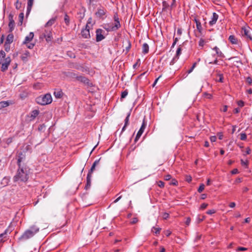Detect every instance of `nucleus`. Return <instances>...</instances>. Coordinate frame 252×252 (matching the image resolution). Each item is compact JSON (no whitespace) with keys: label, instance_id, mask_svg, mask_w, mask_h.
Listing matches in <instances>:
<instances>
[{"label":"nucleus","instance_id":"34","mask_svg":"<svg viewBox=\"0 0 252 252\" xmlns=\"http://www.w3.org/2000/svg\"><path fill=\"white\" fill-rule=\"evenodd\" d=\"M241 164L242 166H245L246 168L248 167L249 162L248 160L244 161L243 159L241 160Z\"/></svg>","mask_w":252,"mask_h":252},{"label":"nucleus","instance_id":"26","mask_svg":"<svg viewBox=\"0 0 252 252\" xmlns=\"http://www.w3.org/2000/svg\"><path fill=\"white\" fill-rule=\"evenodd\" d=\"M30 53L29 51H26L22 56H21V59L24 61L26 62L28 60V57H30Z\"/></svg>","mask_w":252,"mask_h":252},{"label":"nucleus","instance_id":"37","mask_svg":"<svg viewBox=\"0 0 252 252\" xmlns=\"http://www.w3.org/2000/svg\"><path fill=\"white\" fill-rule=\"evenodd\" d=\"M19 22L20 23L21 25L23 23V21L24 19V13H20L19 15Z\"/></svg>","mask_w":252,"mask_h":252},{"label":"nucleus","instance_id":"57","mask_svg":"<svg viewBox=\"0 0 252 252\" xmlns=\"http://www.w3.org/2000/svg\"><path fill=\"white\" fill-rule=\"evenodd\" d=\"M4 47H5V50L6 52H8L10 50V44L6 45V43L5 42Z\"/></svg>","mask_w":252,"mask_h":252},{"label":"nucleus","instance_id":"47","mask_svg":"<svg viewBox=\"0 0 252 252\" xmlns=\"http://www.w3.org/2000/svg\"><path fill=\"white\" fill-rule=\"evenodd\" d=\"M158 185L161 188H163L164 187V183L161 181H159L158 182Z\"/></svg>","mask_w":252,"mask_h":252},{"label":"nucleus","instance_id":"6","mask_svg":"<svg viewBox=\"0 0 252 252\" xmlns=\"http://www.w3.org/2000/svg\"><path fill=\"white\" fill-rule=\"evenodd\" d=\"M146 126H147V123H146V122L145 120V118H144L143 120V122H142L141 126L140 129L139 130V131H138V132L136 134V136L135 138L134 141L135 142L137 141H138V139H139V138L141 137V135L143 133V132L146 127Z\"/></svg>","mask_w":252,"mask_h":252},{"label":"nucleus","instance_id":"9","mask_svg":"<svg viewBox=\"0 0 252 252\" xmlns=\"http://www.w3.org/2000/svg\"><path fill=\"white\" fill-rule=\"evenodd\" d=\"M13 16L10 14L9 15L8 18L9 20V22L8 24V27H9V32H12L13 31L15 27V22L13 19Z\"/></svg>","mask_w":252,"mask_h":252},{"label":"nucleus","instance_id":"52","mask_svg":"<svg viewBox=\"0 0 252 252\" xmlns=\"http://www.w3.org/2000/svg\"><path fill=\"white\" fill-rule=\"evenodd\" d=\"M244 102L242 100H239L237 102V104L240 106V107H243L244 106Z\"/></svg>","mask_w":252,"mask_h":252},{"label":"nucleus","instance_id":"60","mask_svg":"<svg viewBox=\"0 0 252 252\" xmlns=\"http://www.w3.org/2000/svg\"><path fill=\"white\" fill-rule=\"evenodd\" d=\"M210 139L212 142H214L217 140V137L216 136H212L210 137Z\"/></svg>","mask_w":252,"mask_h":252},{"label":"nucleus","instance_id":"31","mask_svg":"<svg viewBox=\"0 0 252 252\" xmlns=\"http://www.w3.org/2000/svg\"><path fill=\"white\" fill-rule=\"evenodd\" d=\"M55 20H56L55 18L51 19L50 20H49L47 22V23L45 25V27H48V26H52L53 24H54Z\"/></svg>","mask_w":252,"mask_h":252},{"label":"nucleus","instance_id":"43","mask_svg":"<svg viewBox=\"0 0 252 252\" xmlns=\"http://www.w3.org/2000/svg\"><path fill=\"white\" fill-rule=\"evenodd\" d=\"M178 184V181L176 179H172V180L170 183V185H173V186H177Z\"/></svg>","mask_w":252,"mask_h":252},{"label":"nucleus","instance_id":"32","mask_svg":"<svg viewBox=\"0 0 252 252\" xmlns=\"http://www.w3.org/2000/svg\"><path fill=\"white\" fill-rule=\"evenodd\" d=\"M64 20L66 25L68 26L69 24L70 20L69 16L66 14L64 15Z\"/></svg>","mask_w":252,"mask_h":252},{"label":"nucleus","instance_id":"55","mask_svg":"<svg viewBox=\"0 0 252 252\" xmlns=\"http://www.w3.org/2000/svg\"><path fill=\"white\" fill-rule=\"evenodd\" d=\"M208 206V204L204 203L201 205L200 209L203 210V209L206 208Z\"/></svg>","mask_w":252,"mask_h":252},{"label":"nucleus","instance_id":"50","mask_svg":"<svg viewBox=\"0 0 252 252\" xmlns=\"http://www.w3.org/2000/svg\"><path fill=\"white\" fill-rule=\"evenodd\" d=\"M219 76L220 78H219L218 81L219 82L222 83L223 82V74H219Z\"/></svg>","mask_w":252,"mask_h":252},{"label":"nucleus","instance_id":"44","mask_svg":"<svg viewBox=\"0 0 252 252\" xmlns=\"http://www.w3.org/2000/svg\"><path fill=\"white\" fill-rule=\"evenodd\" d=\"M7 231V229H6L3 233L0 234V242H2V237L6 234Z\"/></svg>","mask_w":252,"mask_h":252},{"label":"nucleus","instance_id":"21","mask_svg":"<svg viewBox=\"0 0 252 252\" xmlns=\"http://www.w3.org/2000/svg\"><path fill=\"white\" fill-rule=\"evenodd\" d=\"M91 177H92V176L87 175V179H86V184L85 187V189L86 190H87L89 189H90V188L91 186Z\"/></svg>","mask_w":252,"mask_h":252},{"label":"nucleus","instance_id":"15","mask_svg":"<svg viewBox=\"0 0 252 252\" xmlns=\"http://www.w3.org/2000/svg\"><path fill=\"white\" fill-rule=\"evenodd\" d=\"M82 37L84 38H90L91 37L89 30L82 29L81 32Z\"/></svg>","mask_w":252,"mask_h":252},{"label":"nucleus","instance_id":"46","mask_svg":"<svg viewBox=\"0 0 252 252\" xmlns=\"http://www.w3.org/2000/svg\"><path fill=\"white\" fill-rule=\"evenodd\" d=\"M88 3L90 4H94L98 2V0H86Z\"/></svg>","mask_w":252,"mask_h":252},{"label":"nucleus","instance_id":"19","mask_svg":"<svg viewBox=\"0 0 252 252\" xmlns=\"http://www.w3.org/2000/svg\"><path fill=\"white\" fill-rule=\"evenodd\" d=\"M39 113V111L38 110H34L32 111L30 114V117L31 118L30 120H33L38 115Z\"/></svg>","mask_w":252,"mask_h":252},{"label":"nucleus","instance_id":"16","mask_svg":"<svg viewBox=\"0 0 252 252\" xmlns=\"http://www.w3.org/2000/svg\"><path fill=\"white\" fill-rule=\"evenodd\" d=\"M34 36V33L32 32H31L29 34L25 37V40L23 41V44H26L30 41H31Z\"/></svg>","mask_w":252,"mask_h":252},{"label":"nucleus","instance_id":"40","mask_svg":"<svg viewBox=\"0 0 252 252\" xmlns=\"http://www.w3.org/2000/svg\"><path fill=\"white\" fill-rule=\"evenodd\" d=\"M240 139L241 140H245L247 139V135L245 133H242L240 134Z\"/></svg>","mask_w":252,"mask_h":252},{"label":"nucleus","instance_id":"33","mask_svg":"<svg viewBox=\"0 0 252 252\" xmlns=\"http://www.w3.org/2000/svg\"><path fill=\"white\" fill-rule=\"evenodd\" d=\"M206 43V41L203 39V38H200L199 41V42H198V44H199V46H201V47H203L205 44Z\"/></svg>","mask_w":252,"mask_h":252},{"label":"nucleus","instance_id":"5","mask_svg":"<svg viewBox=\"0 0 252 252\" xmlns=\"http://www.w3.org/2000/svg\"><path fill=\"white\" fill-rule=\"evenodd\" d=\"M52 101V97L50 94H46L41 95L36 98V102L41 105H45L50 104Z\"/></svg>","mask_w":252,"mask_h":252},{"label":"nucleus","instance_id":"54","mask_svg":"<svg viewBox=\"0 0 252 252\" xmlns=\"http://www.w3.org/2000/svg\"><path fill=\"white\" fill-rule=\"evenodd\" d=\"M169 215L167 213H164L162 215V218L164 220H166L169 218Z\"/></svg>","mask_w":252,"mask_h":252},{"label":"nucleus","instance_id":"42","mask_svg":"<svg viewBox=\"0 0 252 252\" xmlns=\"http://www.w3.org/2000/svg\"><path fill=\"white\" fill-rule=\"evenodd\" d=\"M205 186L203 184H202L200 185L199 188L198 189V191L199 192H201L204 189Z\"/></svg>","mask_w":252,"mask_h":252},{"label":"nucleus","instance_id":"2","mask_svg":"<svg viewBox=\"0 0 252 252\" xmlns=\"http://www.w3.org/2000/svg\"><path fill=\"white\" fill-rule=\"evenodd\" d=\"M39 230V229L36 225L31 226L27 229L23 234L18 238L19 242L25 241L32 237Z\"/></svg>","mask_w":252,"mask_h":252},{"label":"nucleus","instance_id":"35","mask_svg":"<svg viewBox=\"0 0 252 252\" xmlns=\"http://www.w3.org/2000/svg\"><path fill=\"white\" fill-rule=\"evenodd\" d=\"M140 65V59H138L136 62L133 65V68H136L137 66H139Z\"/></svg>","mask_w":252,"mask_h":252},{"label":"nucleus","instance_id":"12","mask_svg":"<svg viewBox=\"0 0 252 252\" xmlns=\"http://www.w3.org/2000/svg\"><path fill=\"white\" fill-rule=\"evenodd\" d=\"M43 34H44V38H45L47 42H49L52 41V40L53 39V37H52V32H51V31L45 30L44 31Z\"/></svg>","mask_w":252,"mask_h":252},{"label":"nucleus","instance_id":"64","mask_svg":"<svg viewBox=\"0 0 252 252\" xmlns=\"http://www.w3.org/2000/svg\"><path fill=\"white\" fill-rule=\"evenodd\" d=\"M190 221H191L190 218H187V220H186V224L187 225H189V224L190 222Z\"/></svg>","mask_w":252,"mask_h":252},{"label":"nucleus","instance_id":"22","mask_svg":"<svg viewBox=\"0 0 252 252\" xmlns=\"http://www.w3.org/2000/svg\"><path fill=\"white\" fill-rule=\"evenodd\" d=\"M54 95L56 98H60L63 96V93L62 91V90H59V89L56 90L54 91Z\"/></svg>","mask_w":252,"mask_h":252},{"label":"nucleus","instance_id":"18","mask_svg":"<svg viewBox=\"0 0 252 252\" xmlns=\"http://www.w3.org/2000/svg\"><path fill=\"white\" fill-rule=\"evenodd\" d=\"M14 35L12 33H9L6 37L5 43L6 45L10 44L13 41Z\"/></svg>","mask_w":252,"mask_h":252},{"label":"nucleus","instance_id":"51","mask_svg":"<svg viewBox=\"0 0 252 252\" xmlns=\"http://www.w3.org/2000/svg\"><path fill=\"white\" fill-rule=\"evenodd\" d=\"M246 81L249 85H251L252 83V78L251 77H248L246 79Z\"/></svg>","mask_w":252,"mask_h":252},{"label":"nucleus","instance_id":"13","mask_svg":"<svg viewBox=\"0 0 252 252\" xmlns=\"http://www.w3.org/2000/svg\"><path fill=\"white\" fill-rule=\"evenodd\" d=\"M100 160V158L97 160H95L94 162L93 163L91 169L89 170L88 175L92 176V174L93 172V171L95 169V166L99 163V162Z\"/></svg>","mask_w":252,"mask_h":252},{"label":"nucleus","instance_id":"4","mask_svg":"<svg viewBox=\"0 0 252 252\" xmlns=\"http://www.w3.org/2000/svg\"><path fill=\"white\" fill-rule=\"evenodd\" d=\"M113 18L114 21L113 23L105 24L103 27L107 32L116 31L121 27V24L117 13L114 14Z\"/></svg>","mask_w":252,"mask_h":252},{"label":"nucleus","instance_id":"41","mask_svg":"<svg viewBox=\"0 0 252 252\" xmlns=\"http://www.w3.org/2000/svg\"><path fill=\"white\" fill-rule=\"evenodd\" d=\"M13 141V138L12 137H9L5 139V143L7 145H9Z\"/></svg>","mask_w":252,"mask_h":252},{"label":"nucleus","instance_id":"48","mask_svg":"<svg viewBox=\"0 0 252 252\" xmlns=\"http://www.w3.org/2000/svg\"><path fill=\"white\" fill-rule=\"evenodd\" d=\"M216 212V211L214 209L209 210L206 212V213L208 215H212L213 214H215Z\"/></svg>","mask_w":252,"mask_h":252},{"label":"nucleus","instance_id":"36","mask_svg":"<svg viewBox=\"0 0 252 252\" xmlns=\"http://www.w3.org/2000/svg\"><path fill=\"white\" fill-rule=\"evenodd\" d=\"M192 180V177L190 175H186L185 176V181L188 183L191 182Z\"/></svg>","mask_w":252,"mask_h":252},{"label":"nucleus","instance_id":"58","mask_svg":"<svg viewBox=\"0 0 252 252\" xmlns=\"http://www.w3.org/2000/svg\"><path fill=\"white\" fill-rule=\"evenodd\" d=\"M247 250V248H246L240 247L238 248L237 251H246Z\"/></svg>","mask_w":252,"mask_h":252},{"label":"nucleus","instance_id":"28","mask_svg":"<svg viewBox=\"0 0 252 252\" xmlns=\"http://www.w3.org/2000/svg\"><path fill=\"white\" fill-rule=\"evenodd\" d=\"M9 102L8 101H2L0 102V110L5 108L9 105Z\"/></svg>","mask_w":252,"mask_h":252},{"label":"nucleus","instance_id":"45","mask_svg":"<svg viewBox=\"0 0 252 252\" xmlns=\"http://www.w3.org/2000/svg\"><path fill=\"white\" fill-rule=\"evenodd\" d=\"M181 47H179L177 50V51H176V57H177V59H178V57L179 56V55L181 54Z\"/></svg>","mask_w":252,"mask_h":252},{"label":"nucleus","instance_id":"56","mask_svg":"<svg viewBox=\"0 0 252 252\" xmlns=\"http://www.w3.org/2000/svg\"><path fill=\"white\" fill-rule=\"evenodd\" d=\"M138 220L137 218H132L130 223L131 224H135V223H137L138 222Z\"/></svg>","mask_w":252,"mask_h":252},{"label":"nucleus","instance_id":"10","mask_svg":"<svg viewBox=\"0 0 252 252\" xmlns=\"http://www.w3.org/2000/svg\"><path fill=\"white\" fill-rule=\"evenodd\" d=\"M241 33L243 36L246 37L247 39L252 40V36L249 34V30L246 27L242 28Z\"/></svg>","mask_w":252,"mask_h":252},{"label":"nucleus","instance_id":"17","mask_svg":"<svg viewBox=\"0 0 252 252\" xmlns=\"http://www.w3.org/2000/svg\"><path fill=\"white\" fill-rule=\"evenodd\" d=\"M218 15L216 13L214 12L213 13V16L212 17L211 20L209 22V24L211 26L215 24L216 23L218 19Z\"/></svg>","mask_w":252,"mask_h":252},{"label":"nucleus","instance_id":"11","mask_svg":"<svg viewBox=\"0 0 252 252\" xmlns=\"http://www.w3.org/2000/svg\"><path fill=\"white\" fill-rule=\"evenodd\" d=\"M26 156L23 152H20L18 153V158H17V165L18 166H22L23 164L21 162L25 159Z\"/></svg>","mask_w":252,"mask_h":252},{"label":"nucleus","instance_id":"29","mask_svg":"<svg viewBox=\"0 0 252 252\" xmlns=\"http://www.w3.org/2000/svg\"><path fill=\"white\" fill-rule=\"evenodd\" d=\"M213 50L216 51V54H217V55L219 57H223V56L222 53L220 51L219 49L217 47H216V46L215 47L213 48Z\"/></svg>","mask_w":252,"mask_h":252},{"label":"nucleus","instance_id":"53","mask_svg":"<svg viewBox=\"0 0 252 252\" xmlns=\"http://www.w3.org/2000/svg\"><path fill=\"white\" fill-rule=\"evenodd\" d=\"M126 42L127 43V46L126 47V52H128L129 51V49L130 48L131 44L129 40H127Z\"/></svg>","mask_w":252,"mask_h":252},{"label":"nucleus","instance_id":"27","mask_svg":"<svg viewBox=\"0 0 252 252\" xmlns=\"http://www.w3.org/2000/svg\"><path fill=\"white\" fill-rule=\"evenodd\" d=\"M149 45L147 43H145L143 44L142 46V53L144 54H146L149 52Z\"/></svg>","mask_w":252,"mask_h":252},{"label":"nucleus","instance_id":"62","mask_svg":"<svg viewBox=\"0 0 252 252\" xmlns=\"http://www.w3.org/2000/svg\"><path fill=\"white\" fill-rule=\"evenodd\" d=\"M231 172L232 174H236L238 173L239 172L237 168H235V169H233Z\"/></svg>","mask_w":252,"mask_h":252},{"label":"nucleus","instance_id":"25","mask_svg":"<svg viewBox=\"0 0 252 252\" xmlns=\"http://www.w3.org/2000/svg\"><path fill=\"white\" fill-rule=\"evenodd\" d=\"M130 115V112L128 113V114L125 120V125L122 128V132L124 131L125 130L126 126L128 125L129 118Z\"/></svg>","mask_w":252,"mask_h":252},{"label":"nucleus","instance_id":"30","mask_svg":"<svg viewBox=\"0 0 252 252\" xmlns=\"http://www.w3.org/2000/svg\"><path fill=\"white\" fill-rule=\"evenodd\" d=\"M160 230L161 228L159 227H153L152 229V231L157 235L160 233Z\"/></svg>","mask_w":252,"mask_h":252},{"label":"nucleus","instance_id":"14","mask_svg":"<svg viewBox=\"0 0 252 252\" xmlns=\"http://www.w3.org/2000/svg\"><path fill=\"white\" fill-rule=\"evenodd\" d=\"M106 13V10L104 8L98 9L97 11L95 12V15L98 18H101Z\"/></svg>","mask_w":252,"mask_h":252},{"label":"nucleus","instance_id":"8","mask_svg":"<svg viewBox=\"0 0 252 252\" xmlns=\"http://www.w3.org/2000/svg\"><path fill=\"white\" fill-rule=\"evenodd\" d=\"M103 31L101 29H98L96 31V41L99 42L105 38V36L103 35Z\"/></svg>","mask_w":252,"mask_h":252},{"label":"nucleus","instance_id":"23","mask_svg":"<svg viewBox=\"0 0 252 252\" xmlns=\"http://www.w3.org/2000/svg\"><path fill=\"white\" fill-rule=\"evenodd\" d=\"M33 0H28V5H27V15L29 14L30 13L32 6L33 5Z\"/></svg>","mask_w":252,"mask_h":252},{"label":"nucleus","instance_id":"49","mask_svg":"<svg viewBox=\"0 0 252 252\" xmlns=\"http://www.w3.org/2000/svg\"><path fill=\"white\" fill-rule=\"evenodd\" d=\"M204 96L209 99H211L212 97V95L211 94L207 93H204Z\"/></svg>","mask_w":252,"mask_h":252},{"label":"nucleus","instance_id":"7","mask_svg":"<svg viewBox=\"0 0 252 252\" xmlns=\"http://www.w3.org/2000/svg\"><path fill=\"white\" fill-rule=\"evenodd\" d=\"M76 79L78 81L82 82L89 86H93L92 83H90L89 79L84 76H77L76 77Z\"/></svg>","mask_w":252,"mask_h":252},{"label":"nucleus","instance_id":"63","mask_svg":"<svg viewBox=\"0 0 252 252\" xmlns=\"http://www.w3.org/2000/svg\"><path fill=\"white\" fill-rule=\"evenodd\" d=\"M182 30L180 28H178L177 29V34L178 35H181L182 34Z\"/></svg>","mask_w":252,"mask_h":252},{"label":"nucleus","instance_id":"3","mask_svg":"<svg viewBox=\"0 0 252 252\" xmlns=\"http://www.w3.org/2000/svg\"><path fill=\"white\" fill-rule=\"evenodd\" d=\"M11 62L10 57H6V54L3 50L0 51V65H1V71H6Z\"/></svg>","mask_w":252,"mask_h":252},{"label":"nucleus","instance_id":"61","mask_svg":"<svg viewBox=\"0 0 252 252\" xmlns=\"http://www.w3.org/2000/svg\"><path fill=\"white\" fill-rule=\"evenodd\" d=\"M251 152V149L249 147H247L246 148V154H244V155H249V154H250Z\"/></svg>","mask_w":252,"mask_h":252},{"label":"nucleus","instance_id":"24","mask_svg":"<svg viewBox=\"0 0 252 252\" xmlns=\"http://www.w3.org/2000/svg\"><path fill=\"white\" fill-rule=\"evenodd\" d=\"M194 21L196 23L197 30H198L199 33H201L202 31V27L200 22L199 21V20H197L196 19H194Z\"/></svg>","mask_w":252,"mask_h":252},{"label":"nucleus","instance_id":"20","mask_svg":"<svg viewBox=\"0 0 252 252\" xmlns=\"http://www.w3.org/2000/svg\"><path fill=\"white\" fill-rule=\"evenodd\" d=\"M228 40L232 44H238V40L234 35H230L228 37Z\"/></svg>","mask_w":252,"mask_h":252},{"label":"nucleus","instance_id":"38","mask_svg":"<svg viewBox=\"0 0 252 252\" xmlns=\"http://www.w3.org/2000/svg\"><path fill=\"white\" fill-rule=\"evenodd\" d=\"M127 94H128L127 90H126L123 91L121 94V98H125L126 96V95H127Z\"/></svg>","mask_w":252,"mask_h":252},{"label":"nucleus","instance_id":"59","mask_svg":"<svg viewBox=\"0 0 252 252\" xmlns=\"http://www.w3.org/2000/svg\"><path fill=\"white\" fill-rule=\"evenodd\" d=\"M171 179V176L169 174L166 175L164 176V180L168 181Z\"/></svg>","mask_w":252,"mask_h":252},{"label":"nucleus","instance_id":"1","mask_svg":"<svg viewBox=\"0 0 252 252\" xmlns=\"http://www.w3.org/2000/svg\"><path fill=\"white\" fill-rule=\"evenodd\" d=\"M29 167L26 164L23 163L22 166H18L16 173L13 178V182L19 184L26 183L29 178Z\"/></svg>","mask_w":252,"mask_h":252},{"label":"nucleus","instance_id":"39","mask_svg":"<svg viewBox=\"0 0 252 252\" xmlns=\"http://www.w3.org/2000/svg\"><path fill=\"white\" fill-rule=\"evenodd\" d=\"M16 8L19 9L21 7V2H20L19 0H17L15 4Z\"/></svg>","mask_w":252,"mask_h":252}]
</instances>
